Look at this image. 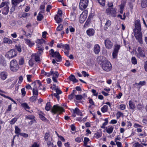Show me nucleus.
<instances>
[{
  "instance_id": "nucleus-1",
  "label": "nucleus",
  "mask_w": 147,
  "mask_h": 147,
  "mask_svg": "<svg viewBox=\"0 0 147 147\" xmlns=\"http://www.w3.org/2000/svg\"><path fill=\"white\" fill-rule=\"evenodd\" d=\"M98 63L101 65L102 69L107 71H109L112 68L111 63L106 58L102 56H100L97 58Z\"/></svg>"
},
{
  "instance_id": "nucleus-2",
  "label": "nucleus",
  "mask_w": 147,
  "mask_h": 147,
  "mask_svg": "<svg viewBox=\"0 0 147 147\" xmlns=\"http://www.w3.org/2000/svg\"><path fill=\"white\" fill-rule=\"evenodd\" d=\"M10 69L13 72L17 71L19 69V65L16 60H13L10 62Z\"/></svg>"
},
{
  "instance_id": "nucleus-3",
  "label": "nucleus",
  "mask_w": 147,
  "mask_h": 147,
  "mask_svg": "<svg viewBox=\"0 0 147 147\" xmlns=\"http://www.w3.org/2000/svg\"><path fill=\"white\" fill-rule=\"evenodd\" d=\"M64 111V109L62 107L59 106L58 105H54L51 109V112L53 114H55L58 112L60 114L62 112Z\"/></svg>"
},
{
  "instance_id": "nucleus-4",
  "label": "nucleus",
  "mask_w": 147,
  "mask_h": 147,
  "mask_svg": "<svg viewBox=\"0 0 147 147\" xmlns=\"http://www.w3.org/2000/svg\"><path fill=\"white\" fill-rule=\"evenodd\" d=\"M117 9L115 8L109 7L106 10V13L108 15L115 17L117 15Z\"/></svg>"
},
{
  "instance_id": "nucleus-5",
  "label": "nucleus",
  "mask_w": 147,
  "mask_h": 147,
  "mask_svg": "<svg viewBox=\"0 0 147 147\" xmlns=\"http://www.w3.org/2000/svg\"><path fill=\"white\" fill-rule=\"evenodd\" d=\"M134 31L135 33L134 36L136 39L137 40L139 43L142 44V34L141 33V31Z\"/></svg>"
},
{
  "instance_id": "nucleus-6",
  "label": "nucleus",
  "mask_w": 147,
  "mask_h": 147,
  "mask_svg": "<svg viewBox=\"0 0 147 147\" xmlns=\"http://www.w3.org/2000/svg\"><path fill=\"white\" fill-rule=\"evenodd\" d=\"M88 0H80L79 7L81 10L85 9L87 7L88 4Z\"/></svg>"
},
{
  "instance_id": "nucleus-7",
  "label": "nucleus",
  "mask_w": 147,
  "mask_h": 147,
  "mask_svg": "<svg viewBox=\"0 0 147 147\" xmlns=\"http://www.w3.org/2000/svg\"><path fill=\"white\" fill-rule=\"evenodd\" d=\"M16 51L13 49H12L8 51L6 53L5 56L8 58L10 59L16 56Z\"/></svg>"
},
{
  "instance_id": "nucleus-8",
  "label": "nucleus",
  "mask_w": 147,
  "mask_h": 147,
  "mask_svg": "<svg viewBox=\"0 0 147 147\" xmlns=\"http://www.w3.org/2000/svg\"><path fill=\"white\" fill-rule=\"evenodd\" d=\"M115 48L114 49L112 53L113 57L114 59L117 58L119 50L120 47V46L118 45H115Z\"/></svg>"
},
{
  "instance_id": "nucleus-9",
  "label": "nucleus",
  "mask_w": 147,
  "mask_h": 147,
  "mask_svg": "<svg viewBox=\"0 0 147 147\" xmlns=\"http://www.w3.org/2000/svg\"><path fill=\"white\" fill-rule=\"evenodd\" d=\"M138 53H137L136 56L138 57H145V54L144 50H142L141 47H139L138 49Z\"/></svg>"
},
{
  "instance_id": "nucleus-10",
  "label": "nucleus",
  "mask_w": 147,
  "mask_h": 147,
  "mask_svg": "<svg viewBox=\"0 0 147 147\" xmlns=\"http://www.w3.org/2000/svg\"><path fill=\"white\" fill-rule=\"evenodd\" d=\"M105 44L106 48L108 49H111L113 46L112 43L108 39H107L105 40Z\"/></svg>"
},
{
  "instance_id": "nucleus-11",
  "label": "nucleus",
  "mask_w": 147,
  "mask_h": 147,
  "mask_svg": "<svg viewBox=\"0 0 147 147\" xmlns=\"http://www.w3.org/2000/svg\"><path fill=\"white\" fill-rule=\"evenodd\" d=\"M135 28L134 29V31H141V30L140 22L139 20H138L135 21Z\"/></svg>"
},
{
  "instance_id": "nucleus-12",
  "label": "nucleus",
  "mask_w": 147,
  "mask_h": 147,
  "mask_svg": "<svg viewBox=\"0 0 147 147\" xmlns=\"http://www.w3.org/2000/svg\"><path fill=\"white\" fill-rule=\"evenodd\" d=\"M0 64L4 66H5L6 65V61L4 58L1 54H0Z\"/></svg>"
},
{
  "instance_id": "nucleus-13",
  "label": "nucleus",
  "mask_w": 147,
  "mask_h": 147,
  "mask_svg": "<svg viewBox=\"0 0 147 147\" xmlns=\"http://www.w3.org/2000/svg\"><path fill=\"white\" fill-rule=\"evenodd\" d=\"M100 50V47L98 44H95L94 47V51L95 53L96 54H98Z\"/></svg>"
},
{
  "instance_id": "nucleus-14",
  "label": "nucleus",
  "mask_w": 147,
  "mask_h": 147,
  "mask_svg": "<svg viewBox=\"0 0 147 147\" xmlns=\"http://www.w3.org/2000/svg\"><path fill=\"white\" fill-rule=\"evenodd\" d=\"M7 74L5 72L3 71L1 73L0 77L1 79L3 80H5L7 77Z\"/></svg>"
},
{
  "instance_id": "nucleus-15",
  "label": "nucleus",
  "mask_w": 147,
  "mask_h": 147,
  "mask_svg": "<svg viewBox=\"0 0 147 147\" xmlns=\"http://www.w3.org/2000/svg\"><path fill=\"white\" fill-rule=\"evenodd\" d=\"M3 42L5 43L12 44L13 41L10 39L5 37L3 39Z\"/></svg>"
},
{
  "instance_id": "nucleus-16",
  "label": "nucleus",
  "mask_w": 147,
  "mask_h": 147,
  "mask_svg": "<svg viewBox=\"0 0 147 147\" xmlns=\"http://www.w3.org/2000/svg\"><path fill=\"white\" fill-rule=\"evenodd\" d=\"M86 32L88 35L92 36L94 35L95 31L93 29H89L87 30Z\"/></svg>"
},
{
  "instance_id": "nucleus-17",
  "label": "nucleus",
  "mask_w": 147,
  "mask_h": 147,
  "mask_svg": "<svg viewBox=\"0 0 147 147\" xmlns=\"http://www.w3.org/2000/svg\"><path fill=\"white\" fill-rule=\"evenodd\" d=\"M2 13L4 15H7L9 10V7H5L2 9Z\"/></svg>"
},
{
  "instance_id": "nucleus-18",
  "label": "nucleus",
  "mask_w": 147,
  "mask_h": 147,
  "mask_svg": "<svg viewBox=\"0 0 147 147\" xmlns=\"http://www.w3.org/2000/svg\"><path fill=\"white\" fill-rule=\"evenodd\" d=\"M69 80L73 81L74 83H75L78 82V80H77L75 76L73 75H71L69 77Z\"/></svg>"
},
{
  "instance_id": "nucleus-19",
  "label": "nucleus",
  "mask_w": 147,
  "mask_h": 147,
  "mask_svg": "<svg viewBox=\"0 0 147 147\" xmlns=\"http://www.w3.org/2000/svg\"><path fill=\"white\" fill-rule=\"evenodd\" d=\"M25 40L26 41V43L28 45L29 47H31L34 45V43L32 42L29 39H25Z\"/></svg>"
},
{
  "instance_id": "nucleus-20",
  "label": "nucleus",
  "mask_w": 147,
  "mask_h": 147,
  "mask_svg": "<svg viewBox=\"0 0 147 147\" xmlns=\"http://www.w3.org/2000/svg\"><path fill=\"white\" fill-rule=\"evenodd\" d=\"M61 16L56 15L55 17V19L57 23H59L62 22Z\"/></svg>"
},
{
  "instance_id": "nucleus-21",
  "label": "nucleus",
  "mask_w": 147,
  "mask_h": 147,
  "mask_svg": "<svg viewBox=\"0 0 147 147\" xmlns=\"http://www.w3.org/2000/svg\"><path fill=\"white\" fill-rule=\"evenodd\" d=\"M111 22L110 20H107L105 25L104 29L105 30H106L108 27L111 26Z\"/></svg>"
},
{
  "instance_id": "nucleus-22",
  "label": "nucleus",
  "mask_w": 147,
  "mask_h": 147,
  "mask_svg": "<svg viewBox=\"0 0 147 147\" xmlns=\"http://www.w3.org/2000/svg\"><path fill=\"white\" fill-rule=\"evenodd\" d=\"M74 113H76L77 115L82 116L83 115L82 114L81 111L78 108H76L74 110Z\"/></svg>"
},
{
  "instance_id": "nucleus-23",
  "label": "nucleus",
  "mask_w": 147,
  "mask_h": 147,
  "mask_svg": "<svg viewBox=\"0 0 147 147\" xmlns=\"http://www.w3.org/2000/svg\"><path fill=\"white\" fill-rule=\"evenodd\" d=\"M9 4V3L7 1L3 2L0 5V8L8 7Z\"/></svg>"
},
{
  "instance_id": "nucleus-24",
  "label": "nucleus",
  "mask_w": 147,
  "mask_h": 147,
  "mask_svg": "<svg viewBox=\"0 0 147 147\" xmlns=\"http://www.w3.org/2000/svg\"><path fill=\"white\" fill-rule=\"evenodd\" d=\"M129 108L134 110L135 108V106L134 103L131 101L130 100L129 102Z\"/></svg>"
},
{
  "instance_id": "nucleus-25",
  "label": "nucleus",
  "mask_w": 147,
  "mask_h": 147,
  "mask_svg": "<svg viewBox=\"0 0 147 147\" xmlns=\"http://www.w3.org/2000/svg\"><path fill=\"white\" fill-rule=\"evenodd\" d=\"M23 0H12V5H16L22 2Z\"/></svg>"
},
{
  "instance_id": "nucleus-26",
  "label": "nucleus",
  "mask_w": 147,
  "mask_h": 147,
  "mask_svg": "<svg viewBox=\"0 0 147 147\" xmlns=\"http://www.w3.org/2000/svg\"><path fill=\"white\" fill-rule=\"evenodd\" d=\"M77 92L76 90H73V92L71 93V94L68 97L69 98L70 100H71L73 99L74 98V96H75V94H76Z\"/></svg>"
},
{
  "instance_id": "nucleus-27",
  "label": "nucleus",
  "mask_w": 147,
  "mask_h": 147,
  "mask_svg": "<svg viewBox=\"0 0 147 147\" xmlns=\"http://www.w3.org/2000/svg\"><path fill=\"white\" fill-rule=\"evenodd\" d=\"M141 5L142 8H145L147 7V0H143L141 4Z\"/></svg>"
},
{
  "instance_id": "nucleus-28",
  "label": "nucleus",
  "mask_w": 147,
  "mask_h": 147,
  "mask_svg": "<svg viewBox=\"0 0 147 147\" xmlns=\"http://www.w3.org/2000/svg\"><path fill=\"white\" fill-rule=\"evenodd\" d=\"M108 110V107L107 106L104 105L101 109V111L103 113L107 111Z\"/></svg>"
},
{
  "instance_id": "nucleus-29",
  "label": "nucleus",
  "mask_w": 147,
  "mask_h": 147,
  "mask_svg": "<svg viewBox=\"0 0 147 147\" xmlns=\"http://www.w3.org/2000/svg\"><path fill=\"white\" fill-rule=\"evenodd\" d=\"M0 95H1L2 96H3L4 98H7L10 100L11 101H12L14 103H15V104L16 103V102L13 99H12V98H11V97H10L8 96H6L4 94H1V93H0Z\"/></svg>"
},
{
  "instance_id": "nucleus-30",
  "label": "nucleus",
  "mask_w": 147,
  "mask_h": 147,
  "mask_svg": "<svg viewBox=\"0 0 147 147\" xmlns=\"http://www.w3.org/2000/svg\"><path fill=\"white\" fill-rule=\"evenodd\" d=\"M32 92L33 95H35L36 96H37L38 95V89L36 87H35L33 88Z\"/></svg>"
},
{
  "instance_id": "nucleus-31",
  "label": "nucleus",
  "mask_w": 147,
  "mask_h": 147,
  "mask_svg": "<svg viewBox=\"0 0 147 147\" xmlns=\"http://www.w3.org/2000/svg\"><path fill=\"white\" fill-rule=\"evenodd\" d=\"M76 16V14L74 13H71L70 15V19L72 21L75 20Z\"/></svg>"
},
{
  "instance_id": "nucleus-32",
  "label": "nucleus",
  "mask_w": 147,
  "mask_h": 147,
  "mask_svg": "<svg viewBox=\"0 0 147 147\" xmlns=\"http://www.w3.org/2000/svg\"><path fill=\"white\" fill-rule=\"evenodd\" d=\"M21 131V129L18 126H16L15 127V132L16 134H19L20 135V134Z\"/></svg>"
},
{
  "instance_id": "nucleus-33",
  "label": "nucleus",
  "mask_w": 147,
  "mask_h": 147,
  "mask_svg": "<svg viewBox=\"0 0 147 147\" xmlns=\"http://www.w3.org/2000/svg\"><path fill=\"white\" fill-rule=\"evenodd\" d=\"M113 129V128L112 127H111L107 129L106 131L107 133L110 134L112 133Z\"/></svg>"
},
{
  "instance_id": "nucleus-34",
  "label": "nucleus",
  "mask_w": 147,
  "mask_h": 147,
  "mask_svg": "<svg viewBox=\"0 0 147 147\" xmlns=\"http://www.w3.org/2000/svg\"><path fill=\"white\" fill-rule=\"evenodd\" d=\"M41 12H40L37 16V20L38 21H40L42 20L43 18L42 15L41 14Z\"/></svg>"
},
{
  "instance_id": "nucleus-35",
  "label": "nucleus",
  "mask_w": 147,
  "mask_h": 147,
  "mask_svg": "<svg viewBox=\"0 0 147 147\" xmlns=\"http://www.w3.org/2000/svg\"><path fill=\"white\" fill-rule=\"evenodd\" d=\"M45 3H43L40 5V9L41 10V11L40 12L41 13L44 12L45 11Z\"/></svg>"
},
{
  "instance_id": "nucleus-36",
  "label": "nucleus",
  "mask_w": 147,
  "mask_h": 147,
  "mask_svg": "<svg viewBox=\"0 0 147 147\" xmlns=\"http://www.w3.org/2000/svg\"><path fill=\"white\" fill-rule=\"evenodd\" d=\"M137 109L139 110H142L144 108V106L143 105L139 103L137 106Z\"/></svg>"
},
{
  "instance_id": "nucleus-37",
  "label": "nucleus",
  "mask_w": 147,
  "mask_h": 147,
  "mask_svg": "<svg viewBox=\"0 0 147 147\" xmlns=\"http://www.w3.org/2000/svg\"><path fill=\"white\" fill-rule=\"evenodd\" d=\"M131 61L132 63L134 64L135 65L137 64V61L136 59L134 57H132V58L131 59Z\"/></svg>"
},
{
  "instance_id": "nucleus-38",
  "label": "nucleus",
  "mask_w": 147,
  "mask_h": 147,
  "mask_svg": "<svg viewBox=\"0 0 147 147\" xmlns=\"http://www.w3.org/2000/svg\"><path fill=\"white\" fill-rule=\"evenodd\" d=\"M75 96L76 99L77 100H80L82 99L83 97L80 95H76L75 94Z\"/></svg>"
},
{
  "instance_id": "nucleus-39",
  "label": "nucleus",
  "mask_w": 147,
  "mask_h": 147,
  "mask_svg": "<svg viewBox=\"0 0 147 147\" xmlns=\"http://www.w3.org/2000/svg\"><path fill=\"white\" fill-rule=\"evenodd\" d=\"M50 136V134L49 132H47L45 135V140H47L48 138Z\"/></svg>"
},
{
  "instance_id": "nucleus-40",
  "label": "nucleus",
  "mask_w": 147,
  "mask_h": 147,
  "mask_svg": "<svg viewBox=\"0 0 147 147\" xmlns=\"http://www.w3.org/2000/svg\"><path fill=\"white\" fill-rule=\"evenodd\" d=\"M51 108V105L50 102H47L46 105L45 109L47 111H49Z\"/></svg>"
},
{
  "instance_id": "nucleus-41",
  "label": "nucleus",
  "mask_w": 147,
  "mask_h": 147,
  "mask_svg": "<svg viewBox=\"0 0 147 147\" xmlns=\"http://www.w3.org/2000/svg\"><path fill=\"white\" fill-rule=\"evenodd\" d=\"M63 48L65 51H69V46L67 44L63 45Z\"/></svg>"
},
{
  "instance_id": "nucleus-42",
  "label": "nucleus",
  "mask_w": 147,
  "mask_h": 147,
  "mask_svg": "<svg viewBox=\"0 0 147 147\" xmlns=\"http://www.w3.org/2000/svg\"><path fill=\"white\" fill-rule=\"evenodd\" d=\"M38 48L39 53L40 54L43 52L44 48L43 47L39 46H38Z\"/></svg>"
},
{
  "instance_id": "nucleus-43",
  "label": "nucleus",
  "mask_w": 147,
  "mask_h": 147,
  "mask_svg": "<svg viewBox=\"0 0 147 147\" xmlns=\"http://www.w3.org/2000/svg\"><path fill=\"white\" fill-rule=\"evenodd\" d=\"M99 3L102 6H104L105 4V0H97Z\"/></svg>"
},
{
  "instance_id": "nucleus-44",
  "label": "nucleus",
  "mask_w": 147,
  "mask_h": 147,
  "mask_svg": "<svg viewBox=\"0 0 147 147\" xmlns=\"http://www.w3.org/2000/svg\"><path fill=\"white\" fill-rule=\"evenodd\" d=\"M133 146L135 147H143V146L141 144H140L138 142H137L135 143Z\"/></svg>"
},
{
  "instance_id": "nucleus-45",
  "label": "nucleus",
  "mask_w": 147,
  "mask_h": 147,
  "mask_svg": "<svg viewBox=\"0 0 147 147\" xmlns=\"http://www.w3.org/2000/svg\"><path fill=\"white\" fill-rule=\"evenodd\" d=\"M45 41L42 39H38L37 40V42L40 45H41L44 43H45Z\"/></svg>"
},
{
  "instance_id": "nucleus-46",
  "label": "nucleus",
  "mask_w": 147,
  "mask_h": 147,
  "mask_svg": "<svg viewBox=\"0 0 147 147\" xmlns=\"http://www.w3.org/2000/svg\"><path fill=\"white\" fill-rule=\"evenodd\" d=\"M17 118L15 117L10 121L9 123L11 124H13L17 121Z\"/></svg>"
},
{
  "instance_id": "nucleus-47",
  "label": "nucleus",
  "mask_w": 147,
  "mask_h": 147,
  "mask_svg": "<svg viewBox=\"0 0 147 147\" xmlns=\"http://www.w3.org/2000/svg\"><path fill=\"white\" fill-rule=\"evenodd\" d=\"M52 55L53 57H59V56H61L59 53L57 52H55Z\"/></svg>"
},
{
  "instance_id": "nucleus-48",
  "label": "nucleus",
  "mask_w": 147,
  "mask_h": 147,
  "mask_svg": "<svg viewBox=\"0 0 147 147\" xmlns=\"http://www.w3.org/2000/svg\"><path fill=\"white\" fill-rule=\"evenodd\" d=\"M15 48L17 49L19 52H20L22 51V48L21 46L19 45H16L15 46Z\"/></svg>"
},
{
  "instance_id": "nucleus-49",
  "label": "nucleus",
  "mask_w": 147,
  "mask_h": 147,
  "mask_svg": "<svg viewBox=\"0 0 147 147\" xmlns=\"http://www.w3.org/2000/svg\"><path fill=\"white\" fill-rule=\"evenodd\" d=\"M117 117V119L119 118L121 116H123V114L120 112H118L116 114Z\"/></svg>"
},
{
  "instance_id": "nucleus-50",
  "label": "nucleus",
  "mask_w": 147,
  "mask_h": 147,
  "mask_svg": "<svg viewBox=\"0 0 147 147\" xmlns=\"http://www.w3.org/2000/svg\"><path fill=\"white\" fill-rule=\"evenodd\" d=\"M21 92L22 93V97H23L25 96L26 94V92L25 91V88H23L21 90Z\"/></svg>"
},
{
  "instance_id": "nucleus-51",
  "label": "nucleus",
  "mask_w": 147,
  "mask_h": 147,
  "mask_svg": "<svg viewBox=\"0 0 147 147\" xmlns=\"http://www.w3.org/2000/svg\"><path fill=\"white\" fill-rule=\"evenodd\" d=\"M24 63V59L23 58H21L19 61V64L20 65H22Z\"/></svg>"
},
{
  "instance_id": "nucleus-52",
  "label": "nucleus",
  "mask_w": 147,
  "mask_h": 147,
  "mask_svg": "<svg viewBox=\"0 0 147 147\" xmlns=\"http://www.w3.org/2000/svg\"><path fill=\"white\" fill-rule=\"evenodd\" d=\"M102 136V134H100L98 132H97L95 134V136L97 138H99Z\"/></svg>"
},
{
  "instance_id": "nucleus-53",
  "label": "nucleus",
  "mask_w": 147,
  "mask_h": 147,
  "mask_svg": "<svg viewBox=\"0 0 147 147\" xmlns=\"http://www.w3.org/2000/svg\"><path fill=\"white\" fill-rule=\"evenodd\" d=\"M146 83L145 81H140L138 83H136L135 84H138V85H140L141 86L144 85Z\"/></svg>"
},
{
  "instance_id": "nucleus-54",
  "label": "nucleus",
  "mask_w": 147,
  "mask_h": 147,
  "mask_svg": "<svg viewBox=\"0 0 147 147\" xmlns=\"http://www.w3.org/2000/svg\"><path fill=\"white\" fill-rule=\"evenodd\" d=\"M22 106L25 108L26 109H30V107L28 106V105L26 103H24L22 104Z\"/></svg>"
},
{
  "instance_id": "nucleus-55",
  "label": "nucleus",
  "mask_w": 147,
  "mask_h": 147,
  "mask_svg": "<svg viewBox=\"0 0 147 147\" xmlns=\"http://www.w3.org/2000/svg\"><path fill=\"white\" fill-rule=\"evenodd\" d=\"M63 27V25L62 24H60L58 26L57 30V31H60L62 30Z\"/></svg>"
},
{
  "instance_id": "nucleus-56",
  "label": "nucleus",
  "mask_w": 147,
  "mask_h": 147,
  "mask_svg": "<svg viewBox=\"0 0 147 147\" xmlns=\"http://www.w3.org/2000/svg\"><path fill=\"white\" fill-rule=\"evenodd\" d=\"M27 78L28 81V82H30L31 81V78L32 77V76L30 75H27L26 76Z\"/></svg>"
},
{
  "instance_id": "nucleus-57",
  "label": "nucleus",
  "mask_w": 147,
  "mask_h": 147,
  "mask_svg": "<svg viewBox=\"0 0 147 147\" xmlns=\"http://www.w3.org/2000/svg\"><path fill=\"white\" fill-rule=\"evenodd\" d=\"M37 98V96H33L31 97L30 100L32 102H34L35 101Z\"/></svg>"
},
{
  "instance_id": "nucleus-58",
  "label": "nucleus",
  "mask_w": 147,
  "mask_h": 147,
  "mask_svg": "<svg viewBox=\"0 0 147 147\" xmlns=\"http://www.w3.org/2000/svg\"><path fill=\"white\" fill-rule=\"evenodd\" d=\"M53 74V71L51 70L50 73H46L45 76H47V77L50 76L51 75H52Z\"/></svg>"
},
{
  "instance_id": "nucleus-59",
  "label": "nucleus",
  "mask_w": 147,
  "mask_h": 147,
  "mask_svg": "<svg viewBox=\"0 0 147 147\" xmlns=\"http://www.w3.org/2000/svg\"><path fill=\"white\" fill-rule=\"evenodd\" d=\"M35 61L38 63L40 61V58L38 55H36L35 57Z\"/></svg>"
},
{
  "instance_id": "nucleus-60",
  "label": "nucleus",
  "mask_w": 147,
  "mask_h": 147,
  "mask_svg": "<svg viewBox=\"0 0 147 147\" xmlns=\"http://www.w3.org/2000/svg\"><path fill=\"white\" fill-rule=\"evenodd\" d=\"M20 135L25 138H27L28 136V134L24 133H21L20 134Z\"/></svg>"
},
{
  "instance_id": "nucleus-61",
  "label": "nucleus",
  "mask_w": 147,
  "mask_h": 147,
  "mask_svg": "<svg viewBox=\"0 0 147 147\" xmlns=\"http://www.w3.org/2000/svg\"><path fill=\"white\" fill-rule=\"evenodd\" d=\"M29 65L32 67L34 65L33 61L32 59H30L29 61Z\"/></svg>"
},
{
  "instance_id": "nucleus-62",
  "label": "nucleus",
  "mask_w": 147,
  "mask_h": 147,
  "mask_svg": "<svg viewBox=\"0 0 147 147\" xmlns=\"http://www.w3.org/2000/svg\"><path fill=\"white\" fill-rule=\"evenodd\" d=\"M52 75L53 76H54L55 78H57L59 76V74L57 71H55L54 72L53 71V74Z\"/></svg>"
},
{
  "instance_id": "nucleus-63",
  "label": "nucleus",
  "mask_w": 147,
  "mask_h": 147,
  "mask_svg": "<svg viewBox=\"0 0 147 147\" xmlns=\"http://www.w3.org/2000/svg\"><path fill=\"white\" fill-rule=\"evenodd\" d=\"M26 118L29 119H33L34 118V117L32 115H30L27 116Z\"/></svg>"
},
{
  "instance_id": "nucleus-64",
  "label": "nucleus",
  "mask_w": 147,
  "mask_h": 147,
  "mask_svg": "<svg viewBox=\"0 0 147 147\" xmlns=\"http://www.w3.org/2000/svg\"><path fill=\"white\" fill-rule=\"evenodd\" d=\"M39 145L36 142H34L32 145L31 147H39Z\"/></svg>"
}]
</instances>
